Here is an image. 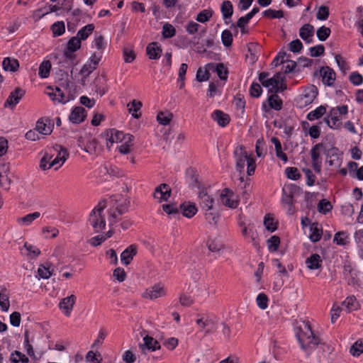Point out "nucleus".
<instances>
[{
	"label": "nucleus",
	"mask_w": 363,
	"mask_h": 363,
	"mask_svg": "<svg viewBox=\"0 0 363 363\" xmlns=\"http://www.w3.org/2000/svg\"><path fill=\"white\" fill-rule=\"evenodd\" d=\"M204 211L206 220L211 225H216L219 220V214L218 211L214 208Z\"/></svg>",
	"instance_id": "nucleus-28"
},
{
	"label": "nucleus",
	"mask_w": 363,
	"mask_h": 363,
	"mask_svg": "<svg viewBox=\"0 0 363 363\" xmlns=\"http://www.w3.org/2000/svg\"><path fill=\"white\" fill-rule=\"evenodd\" d=\"M209 70L207 65L205 68H199L196 73V80L200 82L207 81L209 79Z\"/></svg>",
	"instance_id": "nucleus-48"
},
{
	"label": "nucleus",
	"mask_w": 363,
	"mask_h": 363,
	"mask_svg": "<svg viewBox=\"0 0 363 363\" xmlns=\"http://www.w3.org/2000/svg\"><path fill=\"white\" fill-rule=\"evenodd\" d=\"M137 247L131 245L126 248L121 255V260L123 264L128 265L130 263L133 257L136 255Z\"/></svg>",
	"instance_id": "nucleus-20"
},
{
	"label": "nucleus",
	"mask_w": 363,
	"mask_h": 363,
	"mask_svg": "<svg viewBox=\"0 0 363 363\" xmlns=\"http://www.w3.org/2000/svg\"><path fill=\"white\" fill-rule=\"evenodd\" d=\"M173 118V114L169 111H160L157 116V121L163 125H168Z\"/></svg>",
	"instance_id": "nucleus-37"
},
{
	"label": "nucleus",
	"mask_w": 363,
	"mask_h": 363,
	"mask_svg": "<svg viewBox=\"0 0 363 363\" xmlns=\"http://www.w3.org/2000/svg\"><path fill=\"white\" fill-rule=\"evenodd\" d=\"M124 140H126V135L119 130L112 129L107 133L106 146L110 148L113 143H121Z\"/></svg>",
	"instance_id": "nucleus-14"
},
{
	"label": "nucleus",
	"mask_w": 363,
	"mask_h": 363,
	"mask_svg": "<svg viewBox=\"0 0 363 363\" xmlns=\"http://www.w3.org/2000/svg\"><path fill=\"white\" fill-rule=\"evenodd\" d=\"M128 111L133 117L135 118H140V115L137 112L141 108L142 103L140 101L133 100L128 104Z\"/></svg>",
	"instance_id": "nucleus-38"
},
{
	"label": "nucleus",
	"mask_w": 363,
	"mask_h": 363,
	"mask_svg": "<svg viewBox=\"0 0 363 363\" xmlns=\"http://www.w3.org/2000/svg\"><path fill=\"white\" fill-rule=\"evenodd\" d=\"M318 91L315 86L309 85L306 86L301 94L296 99L297 105L303 108L313 103L318 95Z\"/></svg>",
	"instance_id": "nucleus-4"
},
{
	"label": "nucleus",
	"mask_w": 363,
	"mask_h": 363,
	"mask_svg": "<svg viewBox=\"0 0 363 363\" xmlns=\"http://www.w3.org/2000/svg\"><path fill=\"white\" fill-rule=\"evenodd\" d=\"M101 78L97 77L94 82V91L99 94L101 96H103L106 92V88L101 82Z\"/></svg>",
	"instance_id": "nucleus-58"
},
{
	"label": "nucleus",
	"mask_w": 363,
	"mask_h": 363,
	"mask_svg": "<svg viewBox=\"0 0 363 363\" xmlns=\"http://www.w3.org/2000/svg\"><path fill=\"white\" fill-rule=\"evenodd\" d=\"M10 359L13 363L28 362V358L24 354L18 351H15L14 352L11 353Z\"/></svg>",
	"instance_id": "nucleus-44"
},
{
	"label": "nucleus",
	"mask_w": 363,
	"mask_h": 363,
	"mask_svg": "<svg viewBox=\"0 0 363 363\" xmlns=\"http://www.w3.org/2000/svg\"><path fill=\"white\" fill-rule=\"evenodd\" d=\"M21 252L28 259H35L40 254V250L35 245L25 242Z\"/></svg>",
	"instance_id": "nucleus-19"
},
{
	"label": "nucleus",
	"mask_w": 363,
	"mask_h": 363,
	"mask_svg": "<svg viewBox=\"0 0 363 363\" xmlns=\"http://www.w3.org/2000/svg\"><path fill=\"white\" fill-rule=\"evenodd\" d=\"M268 298L264 294H259L256 298L257 304L261 309H266L268 306Z\"/></svg>",
	"instance_id": "nucleus-60"
},
{
	"label": "nucleus",
	"mask_w": 363,
	"mask_h": 363,
	"mask_svg": "<svg viewBox=\"0 0 363 363\" xmlns=\"http://www.w3.org/2000/svg\"><path fill=\"white\" fill-rule=\"evenodd\" d=\"M51 69V63L49 60H44L39 67V76L43 78L48 77Z\"/></svg>",
	"instance_id": "nucleus-40"
},
{
	"label": "nucleus",
	"mask_w": 363,
	"mask_h": 363,
	"mask_svg": "<svg viewBox=\"0 0 363 363\" xmlns=\"http://www.w3.org/2000/svg\"><path fill=\"white\" fill-rule=\"evenodd\" d=\"M318 209L320 213L325 214L332 209V205L330 201L322 199L318 205Z\"/></svg>",
	"instance_id": "nucleus-53"
},
{
	"label": "nucleus",
	"mask_w": 363,
	"mask_h": 363,
	"mask_svg": "<svg viewBox=\"0 0 363 363\" xmlns=\"http://www.w3.org/2000/svg\"><path fill=\"white\" fill-rule=\"evenodd\" d=\"M323 143L316 144L311 150L313 167L319 173L321 171L322 160L320 155L323 153Z\"/></svg>",
	"instance_id": "nucleus-6"
},
{
	"label": "nucleus",
	"mask_w": 363,
	"mask_h": 363,
	"mask_svg": "<svg viewBox=\"0 0 363 363\" xmlns=\"http://www.w3.org/2000/svg\"><path fill=\"white\" fill-rule=\"evenodd\" d=\"M213 15V11L211 9H205L198 13L196 21L200 23L207 22Z\"/></svg>",
	"instance_id": "nucleus-47"
},
{
	"label": "nucleus",
	"mask_w": 363,
	"mask_h": 363,
	"mask_svg": "<svg viewBox=\"0 0 363 363\" xmlns=\"http://www.w3.org/2000/svg\"><path fill=\"white\" fill-rule=\"evenodd\" d=\"M285 173L289 179L293 180H297L301 177V174L298 172V169L296 167H287L285 169Z\"/></svg>",
	"instance_id": "nucleus-63"
},
{
	"label": "nucleus",
	"mask_w": 363,
	"mask_h": 363,
	"mask_svg": "<svg viewBox=\"0 0 363 363\" xmlns=\"http://www.w3.org/2000/svg\"><path fill=\"white\" fill-rule=\"evenodd\" d=\"M325 121L327 125L330 128L333 129H337L340 128L341 125V118L339 117V116H337V114L333 115V112L331 110L330 111L328 117L325 118Z\"/></svg>",
	"instance_id": "nucleus-29"
},
{
	"label": "nucleus",
	"mask_w": 363,
	"mask_h": 363,
	"mask_svg": "<svg viewBox=\"0 0 363 363\" xmlns=\"http://www.w3.org/2000/svg\"><path fill=\"white\" fill-rule=\"evenodd\" d=\"M271 142L274 145L277 157L286 162L288 160L287 156L282 152L281 145L277 138L273 137L271 138Z\"/></svg>",
	"instance_id": "nucleus-34"
},
{
	"label": "nucleus",
	"mask_w": 363,
	"mask_h": 363,
	"mask_svg": "<svg viewBox=\"0 0 363 363\" xmlns=\"http://www.w3.org/2000/svg\"><path fill=\"white\" fill-rule=\"evenodd\" d=\"M94 30V24H88V25L84 26L82 28H81L78 31L77 36L81 40H86L89 36V35L93 32Z\"/></svg>",
	"instance_id": "nucleus-41"
},
{
	"label": "nucleus",
	"mask_w": 363,
	"mask_h": 363,
	"mask_svg": "<svg viewBox=\"0 0 363 363\" xmlns=\"http://www.w3.org/2000/svg\"><path fill=\"white\" fill-rule=\"evenodd\" d=\"M342 305L345 306L347 312L357 310L359 304L354 296H348L343 302Z\"/></svg>",
	"instance_id": "nucleus-33"
},
{
	"label": "nucleus",
	"mask_w": 363,
	"mask_h": 363,
	"mask_svg": "<svg viewBox=\"0 0 363 363\" xmlns=\"http://www.w3.org/2000/svg\"><path fill=\"white\" fill-rule=\"evenodd\" d=\"M40 216V213L36 211L32 213L27 214L23 217L18 218L17 219V222L20 225L28 226Z\"/></svg>",
	"instance_id": "nucleus-26"
},
{
	"label": "nucleus",
	"mask_w": 363,
	"mask_h": 363,
	"mask_svg": "<svg viewBox=\"0 0 363 363\" xmlns=\"http://www.w3.org/2000/svg\"><path fill=\"white\" fill-rule=\"evenodd\" d=\"M43 234L46 238H55L59 234V230L52 227H45L42 230Z\"/></svg>",
	"instance_id": "nucleus-56"
},
{
	"label": "nucleus",
	"mask_w": 363,
	"mask_h": 363,
	"mask_svg": "<svg viewBox=\"0 0 363 363\" xmlns=\"http://www.w3.org/2000/svg\"><path fill=\"white\" fill-rule=\"evenodd\" d=\"M333 241L340 245H345L348 242V236L345 232H338L335 235Z\"/></svg>",
	"instance_id": "nucleus-49"
},
{
	"label": "nucleus",
	"mask_w": 363,
	"mask_h": 363,
	"mask_svg": "<svg viewBox=\"0 0 363 363\" xmlns=\"http://www.w3.org/2000/svg\"><path fill=\"white\" fill-rule=\"evenodd\" d=\"M3 69L5 71L15 72L19 67L17 60L10 57H6L2 62Z\"/></svg>",
	"instance_id": "nucleus-30"
},
{
	"label": "nucleus",
	"mask_w": 363,
	"mask_h": 363,
	"mask_svg": "<svg viewBox=\"0 0 363 363\" xmlns=\"http://www.w3.org/2000/svg\"><path fill=\"white\" fill-rule=\"evenodd\" d=\"M295 333L301 350L308 354L320 343L319 337L313 334L308 322H301L296 328Z\"/></svg>",
	"instance_id": "nucleus-1"
},
{
	"label": "nucleus",
	"mask_w": 363,
	"mask_h": 363,
	"mask_svg": "<svg viewBox=\"0 0 363 363\" xmlns=\"http://www.w3.org/2000/svg\"><path fill=\"white\" fill-rule=\"evenodd\" d=\"M321 236H322V231L318 228V224H316V223L312 224L310 228V233L308 235L310 240L312 242H315L320 240Z\"/></svg>",
	"instance_id": "nucleus-35"
},
{
	"label": "nucleus",
	"mask_w": 363,
	"mask_h": 363,
	"mask_svg": "<svg viewBox=\"0 0 363 363\" xmlns=\"http://www.w3.org/2000/svg\"><path fill=\"white\" fill-rule=\"evenodd\" d=\"M54 151L57 152V155L55 158L50 160L51 166L57 169L60 168L64 162L67 160L69 156V153L67 150L60 145H55L53 147Z\"/></svg>",
	"instance_id": "nucleus-8"
},
{
	"label": "nucleus",
	"mask_w": 363,
	"mask_h": 363,
	"mask_svg": "<svg viewBox=\"0 0 363 363\" xmlns=\"http://www.w3.org/2000/svg\"><path fill=\"white\" fill-rule=\"evenodd\" d=\"M144 343L140 345V347L144 354L146 353V351H155L160 348V343L155 340L153 337L145 335L143 337Z\"/></svg>",
	"instance_id": "nucleus-15"
},
{
	"label": "nucleus",
	"mask_w": 363,
	"mask_h": 363,
	"mask_svg": "<svg viewBox=\"0 0 363 363\" xmlns=\"http://www.w3.org/2000/svg\"><path fill=\"white\" fill-rule=\"evenodd\" d=\"M263 86L269 89V94L279 92V86H277L272 77L267 79V81L264 82Z\"/></svg>",
	"instance_id": "nucleus-54"
},
{
	"label": "nucleus",
	"mask_w": 363,
	"mask_h": 363,
	"mask_svg": "<svg viewBox=\"0 0 363 363\" xmlns=\"http://www.w3.org/2000/svg\"><path fill=\"white\" fill-rule=\"evenodd\" d=\"M76 300L77 296L74 294H71L70 296H68L60 300L58 304L59 308L66 316L70 315Z\"/></svg>",
	"instance_id": "nucleus-10"
},
{
	"label": "nucleus",
	"mask_w": 363,
	"mask_h": 363,
	"mask_svg": "<svg viewBox=\"0 0 363 363\" xmlns=\"http://www.w3.org/2000/svg\"><path fill=\"white\" fill-rule=\"evenodd\" d=\"M314 33L313 26L310 24L303 25L299 30L300 37L307 43L312 42V38Z\"/></svg>",
	"instance_id": "nucleus-22"
},
{
	"label": "nucleus",
	"mask_w": 363,
	"mask_h": 363,
	"mask_svg": "<svg viewBox=\"0 0 363 363\" xmlns=\"http://www.w3.org/2000/svg\"><path fill=\"white\" fill-rule=\"evenodd\" d=\"M171 195V189L166 184H162L157 186L154 192V197L158 202L167 201Z\"/></svg>",
	"instance_id": "nucleus-13"
},
{
	"label": "nucleus",
	"mask_w": 363,
	"mask_h": 363,
	"mask_svg": "<svg viewBox=\"0 0 363 363\" xmlns=\"http://www.w3.org/2000/svg\"><path fill=\"white\" fill-rule=\"evenodd\" d=\"M207 67L208 69H211L212 71H215L218 77L221 80H226L228 78V69L227 68L223 65V64H218L216 65H214L213 64H208Z\"/></svg>",
	"instance_id": "nucleus-23"
},
{
	"label": "nucleus",
	"mask_w": 363,
	"mask_h": 363,
	"mask_svg": "<svg viewBox=\"0 0 363 363\" xmlns=\"http://www.w3.org/2000/svg\"><path fill=\"white\" fill-rule=\"evenodd\" d=\"M36 130L38 133L48 135H50L52 130L50 125H48L43 121L38 120L36 123Z\"/></svg>",
	"instance_id": "nucleus-42"
},
{
	"label": "nucleus",
	"mask_w": 363,
	"mask_h": 363,
	"mask_svg": "<svg viewBox=\"0 0 363 363\" xmlns=\"http://www.w3.org/2000/svg\"><path fill=\"white\" fill-rule=\"evenodd\" d=\"M220 202L230 208H235L238 206V196L229 189H224L220 196Z\"/></svg>",
	"instance_id": "nucleus-7"
},
{
	"label": "nucleus",
	"mask_w": 363,
	"mask_h": 363,
	"mask_svg": "<svg viewBox=\"0 0 363 363\" xmlns=\"http://www.w3.org/2000/svg\"><path fill=\"white\" fill-rule=\"evenodd\" d=\"M181 208L183 211V215L187 218H191L197 212L196 206L193 203H183L181 205Z\"/></svg>",
	"instance_id": "nucleus-36"
},
{
	"label": "nucleus",
	"mask_w": 363,
	"mask_h": 363,
	"mask_svg": "<svg viewBox=\"0 0 363 363\" xmlns=\"http://www.w3.org/2000/svg\"><path fill=\"white\" fill-rule=\"evenodd\" d=\"M53 157V155L46 153L40 160V167L42 169L46 170L52 167L51 166L50 160Z\"/></svg>",
	"instance_id": "nucleus-57"
},
{
	"label": "nucleus",
	"mask_w": 363,
	"mask_h": 363,
	"mask_svg": "<svg viewBox=\"0 0 363 363\" xmlns=\"http://www.w3.org/2000/svg\"><path fill=\"white\" fill-rule=\"evenodd\" d=\"M147 54L150 59H158L162 52L160 47L157 43H152L147 46Z\"/></svg>",
	"instance_id": "nucleus-27"
},
{
	"label": "nucleus",
	"mask_w": 363,
	"mask_h": 363,
	"mask_svg": "<svg viewBox=\"0 0 363 363\" xmlns=\"http://www.w3.org/2000/svg\"><path fill=\"white\" fill-rule=\"evenodd\" d=\"M162 35L164 38H172L175 35L174 28L169 23H165L162 27Z\"/></svg>",
	"instance_id": "nucleus-59"
},
{
	"label": "nucleus",
	"mask_w": 363,
	"mask_h": 363,
	"mask_svg": "<svg viewBox=\"0 0 363 363\" xmlns=\"http://www.w3.org/2000/svg\"><path fill=\"white\" fill-rule=\"evenodd\" d=\"M330 34V29L325 26H322L318 29L316 35L321 41H325Z\"/></svg>",
	"instance_id": "nucleus-55"
},
{
	"label": "nucleus",
	"mask_w": 363,
	"mask_h": 363,
	"mask_svg": "<svg viewBox=\"0 0 363 363\" xmlns=\"http://www.w3.org/2000/svg\"><path fill=\"white\" fill-rule=\"evenodd\" d=\"M196 323L201 330H205L206 335L213 332V321L211 318L201 316L196 320Z\"/></svg>",
	"instance_id": "nucleus-17"
},
{
	"label": "nucleus",
	"mask_w": 363,
	"mask_h": 363,
	"mask_svg": "<svg viewBox=\"0 0 363 363\" xmlns=\"http://www.w3.org/2000/svg\"><path fill=\"white\" fill-rule=\"evenodd\" d=\"M10 307L9 296L5 289L0 291V308L2 311L7 312Z\"/></svg>",
	"instance_id": "nucleus-32"
},
{
	"label": "nucleus",
	"mask_w": 363,
	"mask_h": 363,
	"mask_svg": "<svg viewBox=\"0 0 363 363\" xmlns=\"http://www.w3.org/2000/svg\"><path fill=\"white\" fill-rule=\"evenodd\" d=\"M323 154L326 156L329 165L338 164L340 161L338 149L328 143H323Z\"/></svg>",
	"instance_id": "nucleus-9"
},
{
	"label": "nucleus",
	"mask_w": 363,
	"mask_h": 363,
	"mask_svg": "<svg viewBox=\"0 0 363 363\" xmlns=\"http://www.w3.org/2000/svg\"><path fill=\"white\" fill-rule=\"evenodd\" d=\"M86 118V111L81 106L75 107L71 112L69 118L73 123H80Z\"/></svg>",
	"instance_id": "nucleus-18"
},
{
	"label": "nucleus",
	"mask_w": 363,
	"mask_h": 363,
	"mask_svg": "<svg viewBox=\"0 0 363 363\" xmlns=\"http://www.w3.org/2000/svg\"><path fill=\"white\" fill-rule=\"evenodd\" d=\"M48 89H50L51 91L47 92V94L53 101L65 104L69 101L68 96H66L61 89L59 87L57 86L55 89L48 87Z\"/></svg>",
	"instance_id": "nucleus-16"
},
{
	"label": "nucleus",
	"mask_w": 363,
	"mask_h": 363,
	"mask_svg": "<svg viewBox=\"0 0 363 363\" xmlns=\"http://www.w3.org/2000/svg\"><path fill=\"white\" fill-rule=\"evenodd\" d=\"M212 118L216 121L219 125L223 127L228 125L230 122L228 115L220 110H216L212 113Z\"/></svg>",
	"instance_id": "nucleus-24"
},
{
	"label": "nucleus",
	"mask_w": 363,
	"mask_h": 363,
	"mask_svg": "<svg viewBox=\"0 0 363 363\" xmlns=\"http://www.w3.org/2000/svg\"><path fill=\"white\" fill-rule=\"evenodd\" d=\"M320 74L323 84L331 86L335 80V73L330 67H326L320 69Z\"/></svg>",
	"instance_id": "nucleus-21"
},
{
	"label": "nucleus",
	"mask_w": 363,
	"mask_h": 363,
	"mask_svg": "<svg viewBox=\"0 0 363 363\" xmlns=\"http://www.w3.org/2000/svg\"><path fill=\"white\" fill-rule=\"evenodd\" d=\"M350 352L353 356L358 357L363 352V344L356 342L350 348Z\"/></svg>",
	"instance_id": "nucleus-64"
},
{
	"label": "nucleus",
	"mask_w": 363,
	"mask_h": 363,
	"mask_svg": "<svg viewBox=\"0 0 363 363\" xmlns=\"http://www.w3.org/2000/svg\"><path fill=\"white\" fill-rule=\"evenodd\" d=\"M277 93L270 94L268 96V105L271 108L279 111L282 108V101L277 94Z\"/></svg>",
	"instance_id": "nucleus-31"
},
{
	"label": "nucleus",
	"mask_w": 363,
	"mask_h": 363,
	"mask_svg": "<svg viewBox=\"0 0 363 363\" xmlns=\"http://www.w3.org/2000/svg\"><path fill=\"white\" fill-rule=\"evenodd\" d=\"M268 248L272 252H276L278 250L280 239L278 236L273 235L267 240Z\"/></svg>",
	"instance_id": "nucleus-51"
},
{
	"label": "nucleus",
	"mask_w": 363,
	"mask_h": 363,
	"mask_svg": "<svg viewBox=\"0 0 363 363\" xmlns=\"http://www.w3.org/2000/svg\"><path fill=\"white\" fill-rule=\"evenodd\" d=\"M198 196L199 199V205L203 211L213 208L214 199L208 194L207 189H200Z\"/></svg>",
	"instance_id": "nucleus-11"
},
{
	"label": "nucleus",
	"mask_w": 363,
	"mask_h": 363,
	"mask_svg": "<svg viewBox=\"0 0 363 363\" xmlns=\"http://www.w3.org/2000/svg\"><path fill=\"white\" fill-rule=\"evenodd\" d=\"M326 112V108L325 106H320L315 110L308 113L307 118L309 121H314L322 117Z\"/></svg>",
	"instance_id": "nucleus-39"
},
{
	"label": "nucleus",
	"mask_w": 363,
	"mask_h": 363,
	"mask_svg": "<svg viewBox=\"0 0 363 363\" xmlns=\"http://www.w3.org/2000/svg\"><path fill=\"white\" fill-rule=\"evenodd\" d=\"M262 15L267 18H280L283 17L284 13L281 10L276 11V10L269 9L264 11L262 13Z\"/></svg>",
	"instance_id": "nucleus-52"
},
{
	"label": "nucleus",
	"mask_w": 363,
	"mask_h": 363,
	"mask_svg": "<svg viewBox=\"0 0 363 363\" xmlns=\"http://www.w3.org/2000/svg\"><path fill=\"white\" fill-rule=\"evenodd\" d=\"M51 30L54 36H60L65 31V23L63 21H57L51 26Z\"/></svg>",
	"instance_id": "nucleus-45"
},
{
	"label": "nucleus",
	"mask_w": 363,
	"mask_h": 363,
	"mask_svg": "<svg viewBox=\"0 0 363 363\" xmlns=\"http://www.w3.org/2000/svg\"><path fill=\"white\" fill-rule=\"evenodd\" d=\"M221 40L225 46L229 47L231 45L233 41V35L230 30H225L223 31L221 35Z\"/></svg>",
	"instance_id": "nucleus-61"
},
{
	"label": "nucleus",
	"mask_w": 363,
	"mask_h": 363,
	"mask_svg": "<svg viewBox=\"0 0 363 363\" xmlns=\"http://www.w3.org/2000/svg\"><path fill=\"white\" fill-rule=\"evenodd\" d=\"M106 207V202L105 201H100L96 206L91 211L89 216V223L98 233L106 227V213L105 208Z\"/></svg>",
	"instance_id": "nucleus-3"
},
{
	"label": "nucleus",
	"mask_w": 363,
	"mask_h": 363,
	"mask_svg": "<svg viewBox=\"0 0 363 363\" xmlns=\"http://www.w3.org/2000/svg\"><path fill=\"white\" fill-rule=\"evenodd\" d=\"M264 224L266 228L270 232H274L277 229V224L274 222V218L270 217L269 215L265 216Z\"/></svg>",
	"instance_id": "nucleus-62"
},
{
	"label": "nucleus",
	"mask_w": 363,
	"mask_h": 363,
	"mask_svg": "<svg viewBox=\"0 0 363 363\" xmlns=\"http://www.w3.org/2000/svg\"><path fill=\"white\" fill-rule=\"evenodd\" d=\"M166 294L167 290L164 285L161 283H158L146 289L143 294V297L146 299L155 300L164 297Z\"/></svg>",
	"instance_id": "nucleus-5"
},
{
	"label": "nucleus",
	"mask_w": 363,
	"mask_h": 363,
	"mask_svg": "<svg viewBox=\"0 0 363 363\" xmlns=\"http://www.w3.org/2000/svg\"><path fill=\"white\" fill-rule=\"evenodd\" d=\"M306 266L308 269H317L321 267L322 259L318 254H313L306 260Z\"/></svg>",
	"instance_id": "nucleus-25"
},
{
	"label": "nucleus",
	"mask_w": 363,
	"mask_h": 363,
	"mask_svg": "<svg viewBox=\"0 0 363 363\" xmlns=\"http://www.w3.org/2000/svg\"><path fill=\"white\" fill-rule=\"evenodd\" d=\"M221 12L224 18H228L233 15V8L230 1H225L223 2Z\"/></svg>",
	"instance_id": "nucleus-43"
},
{
	"label": "nucleus",
	"mask_w": 363,
	"mask_h": 363,
	"mask_svg": "<svg viewBox=\"0 0 363 363\" xmlns=\"http://www.w3.org/2000/svg\"><path fill=\"white\" fill-rule=\"evenodd\" d=\"M234 157L236 163V169L240 173L244 172L245 162H247V172L249 176L254 174L255 170V161L253 157L249 155L245 147L242 145L238 146L234 150Z\"/></svg>",
	"instance_id": "nucleus-2"
},
{
	"label": "nucleus",
	"mask_w": 363,
	"mask_h": 363,
	"mask_svg": "<svg viewBox=\"0 0 363 363\" xmlns=\"http://www.w3.org/2000/svg\"><path fill=\"white\" fill-rule=\"evenodd\" d=\"M133 140V136L131 135H126V140H124V144L118 147V150L121 154H128L130 152V147L131 146V142Z\"/></svg>",
	"instance_id": "nucleus-46"
},
{
	"label": "nucleus",
	"mask_w": 363,
	"mask_h": 363,
	"mask_svg": "<svg viewBox=\"0 0 363 363\" xmlns=\"http://www.w3.org/2000/svg\"><path fill=\"white\" fill-rule=\"evenodd\" d=\"M25 91L21 88H16L13 91L9 96L6 101L5 102L4 106H9L11 109H13L19 101L24 96Z\"/></svg>",
	"instance_id": "nucleus-12"
},
{
	"label": "nucleus",
	"mask_w": 363,
	"mask_h": 363,
	"mask_svg": "<svg viewBox=\"0 0 363 363\" xmlns=\"http://www.w3.org/2000/svg\"><path fill=\"white\" fill-rule=\"evenodd\" d=\"M81 46V40L77 37H72L67 43V49L71 52H74Z\"/></svg>",
	"instance_id": "nucleus-50"
}]
</instances>
